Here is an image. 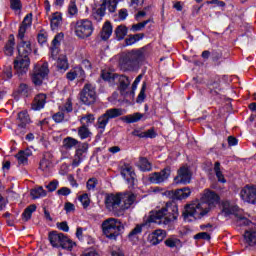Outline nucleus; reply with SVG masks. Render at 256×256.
<instances>
[{
	"mask_svg": "<svg viewBox=\"0 0 256 256\" xmlns=\"http://www.w3.org/2000/svg\"><path fill=\"white\" fill-rule=\"evenodd\" d=\"M31 23H33V15L27 14L18 30V39H20V43L18 44V57L14 60V69L18 77H23L29 71V65H31V60L29 59V55H31L33 49L31 48V42L25 41V33L29 27H31Z\"/></svg>",
	"mask_w": 256,
	"mask_h": 256,
	"instance_id": "nucleus-1",
	"label": "nucleus"
},
{
	"mask_svg": "<svg viewBox=\"0 0 256 256\" xmlns=\"http://www.w3.org/2000/svg\"><path fill=\"white\" fill-rule=\"evenodd\" d=\"M219 203V195L213 191H206L202 196L201 200L196 203L187 204L184 207L182 217L184 221H191L189 217L194 219H203L205 215L211 211Z\"/></svg>",
	"mask_w": 256,
	"mask_h": 256,
	"instance_id": "nucleus-2",
	"label": "nucleus"
},
{
	"mask_svg": "<svg viewBox=\"0 0 256 256\" xmlns=\"http://www.w3.org/2000/svg\"><path fill=\"white\" fill-rule=\"evenodd\" d=\"M178 217L179 207L175 202H168L162 209L152 212L148 221L149 223H157V225H171L177 221Z\"/></svg>",
	"mask_w": 256,
	"mask_h": 256,
	"instance_id": "nucleus-3",
	"label": "nucleus"
},
{
	"mask_svg": "<svg viewBox=\"0 0 256 256\" xmlns=\"http://www.w3.org/2000/svg\"><path fill=\"white\" fill-rule=\"evenodd\" d=\"M123 229V223L119 219L108 218L102 222L103 235L110 239V241H117V237L121 235Z\"/></svg>",
	"mask_w": 256,
	"mask_h": 256,
	"instance_id": "nucleus-4",
	"label": "nucleus"
},
{
	"mask_svg": "<svg viewBox=\"0 0 256 256\" xmlns=\"http://www.w3.org/2000/svg\"><path fill=\"white\" fill-rule=\"evenodd\" d=\"M48 239L52 247H62V249H66L67 251H72L73 247L76 245L75 242H73V240H71L69 237L65 236V234L57 231L50 232Z\"/></svg>",
	"mask_w": 256,
	"mask_h": 256,
	"instance_id": "nucleus-5",
	"label": "nucleus"
},
{
	"mask_svg": "<svg viewBox=\"0 0 256 256\" xmlns=\"http://www.w3.org/2000/svg\"><path fill=\"white\" fill-rule=\"evenodd\" d=\"M123 115V110L121 108H110L105 111L104 114H102L97 119L96 127L100 130V133L105 132V127H107V124L111 119H117V117H121Z\"/></svg>",
	"mask_w": 256,
	"mask_h": 256,
	"instance_id": "nucleus-6",
	"label": "nucleus"
},
{
	"mask_svg": "<svg viewBox=\"0 0 256 256\" xmlns=\"http://www.w3.org/2000/svg\"><path fill=\"white\" fill-rule=\"evenodd\" d=\"M106 209L113 213L115 217H123V209L121 207V196L118 194H106L105 196Z\"/></svg>",
	"mask_w": 256,
	"mask_h": 256,
	"instance_id": "nucleus-7",
	"label": "nucleus"
},
{
	"mask_svg": "<svg viewBox=\"0 0 256 256\" xmlns=\"http://www.w3.org/2000/svg\"><path fill=\"white\" fill-rule=\"evenodd\" d=\"M102 4L100 7L96 10H93L92 17L95 19V21H103V17H105V11H108L110 13H115L117 11V5H119V2L121 0H101Z\"/></svg>",
	"mask_w": 256,
	"mask_h": 256,
	"instance_id": "nucleus-8",
	"label": "nucleus"
},
{
	"mask_svg": "<svg viewBox=\"0 0 256 256\" xmlns=\"http://www.w3.org/2000/svg\"><path fill=\"white\" fill-rule=\"evenodd\" d=\"M49 76V64L44 62L43 64H37L34 66L33 73L31 76L32 83L35 87H41L43 81Z\"/></svg>",
	"mask_w": 256,
	"mask_h": 256,
	"instance_id": "nucleus-9",
	"label": "nucleus"
},
{
	"mask_svg": "<svg viewBox=\"0 0 256 256\" xmlns=\"http://www.w3.org/2000/svg\"><path fill=\"white\" fill-rule=\"evenodd\" d=\"M76 37L79 39H87L93 35V22L91 20H78L74 27Z\"/></svg>",
	"mask_w": 256,
	"mask_h": 256,
	"instance_id": "nucleus-10",
	"label": "nucleus"
},
{
	"mask_svg": "<svg viewBox=\"0 0 256 256\" xmlns=\"http://www.w3.org/2000/svg\"><path fill=\"white\" fill-rule=\"evenodd\" d=\"M80 101L84 105H93L97 101V92L93 84H85L82 91L80 92Z\"/></svg>",
	"mask_w": 256,
	"mask_h": 256,
	"instance_id": "nucleus-11",
	"label": "nucleus"
},
{
	"mask_svg": "<svg viewBox=\"0 0 256 256\" xmlns=\"http://www.w3.org/2000/svg\"><path fill=\"white\" fill-rule=\"evenodd\" d=\"M171 177V166H166L160 172H154L150 174L149 181L150 183H154L159 185L161 183H165Z\"/></svg>",
	"mask_w": 256,
	"mask_h": 256,
	"instance_id": "nucleus-12",
	"label": "nucleus"
},
{
	"mask_svg": "<svg viewBox=\"0 0 256 256\" xmlns=\"http://www.w3.org/2000/svg\"><path fill=\"white\" fill-rule=\"evenodd\" d=\"M143 59V53L141 51H136L127 54L123 60L122 63L126 69H133L136 65H139V61Z\"/></svg>",
	"mask_w": 256,
	"mask_h": 256,
	"instance_id": "nucleus-13",
	"label": "nucleus"
},
{
	"mask_svg": "<svg viewBox=\"0 0 256 256\" xmlns=\"http://www.w3.org/2000/svg\"><path fill=\"white\" fill-rule=\"evenodd\" d=\"M174 183L176 185H187V183H191V171L187 166H182L178 169Z\"/></svg>",
	"mask_w": 256,
	"mask_h": 256,
	"instance_id": "nucleus-14",
	"label": "nucleus"
},
{
	"mask_svg": "<svg viewBox=\"0 0 256 256\" xmlns=\"http://www.w3.org/2000/svg\"><path fill=\"white\" fill-rule=\"evenodd\" d=\"M114 77H116L118 81V91L122 95V97H127L129 95V85H131V79L126 75H119L115 74Z\"/></svg>",
	"mask_w": 256,
	"mask_h": 256,
	"instance_id": "nucleus-15",
	"label": "nucleus"
},
{
	"mask_svg": "<svg viewBox=\"0 0 256 256\" xmlns=\"http://www.w3.org/2000/svg\"><path fill=\"white\" fill-rule=\"evenodd\" d=\"M240 197L243 199V201H246L247 203H251L252 205L256 204V186H245L241 192Z\"/></svg>",
	"mask_w": 256,
	"mask_h": 256,
	"instance_id": "nucleus-16",
	"label": "nucleus"
},
{
	"mask_svg": "<svg viewBox=\"0 0 256 256\" xmlns=\"http://www.w3.org/2000/svg\"><path fill=\"white\" fill-rule=\"evenodd\" d=\"M166 194L171 199H176V200L181 201L183 199H187V197H189L191 195V189L189 187H184V188L177 189V190L167 191Z\"/></svg>",
	"mask_w": 256,
	"mask_h": 256,
	"instance_id": "nucleus-17",
	"label": "nucleus"
},
{
	"mask_svg": "<svg viewBox=\"0 0 256 256\" xmlns=\"http://www.w3.org/2000/svg\"><path fill=\"white\" fill-rule=\"evenodd\" d=\"M136 199L137 196L131 192L120 193V203H123L121 204L123 215L125 214V211H127V209H129V207L135 203Z\"/></svg>",
	"mask_w": 256,
	"mask_h": 256,
	"instance_id": "nucleus-18",
	"label": "nucleus"
},
{
	"mask_svg": "<svg viewBox=\"0 0 256 256\" xmlns=\"http://www.w3.org/2000/svg\"><path fill=\"white\" fill-rule=\"evenodd\" d=\"M122 177L129 183V185H135V170L130 164H124L121 168Z\"/></svg>",
	"mask_w": 256,
	"mask_h": 256,
	"instance_id": "nucleus-19",
	"label": "nucleus"
},
{
	"mask_svg": "<svg viewBox=\"0 0 256 256\" xmlns=\"http://www.w3.org/2000/svg\"><path fill=\"white\" fill-rule=\"evenodd\" d=\"M47 103V95L40 93L34 97V100L31 105L33 111H41L45 104Z\"/></svg>",
	"mask_w": 256,
	"mask_h": 256,
	"instance_id": "nucleus-20",
	"label": "nucleus"
},
{
	"mask_svg": "<svg viewBox=\"0 0 256 256\" xmlns=\"http://www.w3.org/2000/svg\"><path fill=\"white\" fill-rule=\"evenodd\" d=\"M165 237H167V232L165 230H156L149 235L148 241L151 245H159Z\"/></svg>",
	"mask_w": 256,
	"mask_h": 256,
	"instance_id": "nucleus-21",
	"label": "nucleus"
},
{
	"mask_svg": "<svg viewBox=\"0 0 256 256\" xmlns=\"http://www.w3.org/2000/svg\"><path fill=\"white\" fill-rule=\"evenodd\" d=\"M32 155H33V152L31 151V149H25V150L19 151L15 155V157L16 159H18L19 165H27L29 161V157H31Z\"/></svg>",
	"mask_w": 256,
	"mask_h": 256,
	"instance_id": "nucleus-22",
	"label": "nucleus"
},
{
	"mask_svg": "<svg viewBox=\"0 0 256 256\" xmlns=\"http://www.w3.org/2000/svg\"><path fill=\"white\" fill-rule=\"evenodd\" d=\"M237 211H239V207L231 205L229 201L222 202V213H224L225 217H229V215L237 217Z\"/></svg>",
	"mask_w": 256,
	"mask_h": 256,
	"instance_id": "nucleus-23",
	"label": "nucleus"
},
{
	"mask_svg": "<svg viewBox=\"0 0 256 256\" xmlns=\"http://www.w3.org/2000/svg\"><path fill=\"white\" fill-rule=\"evenodd\" d=\"M18 127L19 129H26L29 123H31V118L27 111H22L18 113Z\"/></svg>",
	"mask_w": 256,
	"mask_h": 256,
	"instance_id": "nucleus-24",
	"label": "nucleus"
},
{
	"mask_svg": "<svg viewBox=\"0 0 256 256\" xmlns=\"http://www.w3.org/2000/svg\"><path fill=\"white\" fill-rule=\"evenodd\" d=\"M111 35H113V26L111 25V22L107 21L102 27L100 37L102 41H107Z\"/></svg>",
	"mask_w": 256,
	"mask_h": 256,
	"instance_id": "nucleus-25",
	"label": "nucleus"
},
{
	"mask_svg": "<svg viewBox=\"0 0 256 256\" xmlns=\"http://www.w3.org/2000/svg\"><path fill=\"white\" fill-rule=\"evenodd\" d=\"M63 23V16H61V13L55 12L52 14V17L50 19V26L52 31H55L59 29V26Z\"/></svg>",
	"mask_w": 256,
	"mask_h": 256,
	"instance_id": "nucleus-26",
	"label": "nucleus"
},
{
	"mask_svg": "<svg viewBox=\"0 0 256 256\" xmlns=\"http://www.w3.org/2000/svg\"><path fill=\"white\" fill-rule=\"evenodd\" d=\"M244 240L249 247H256V231L255 230H246L244 233Z\"/></svg>",
	"mask_w": 256,
	"mask_h": 256,
	"instance_id": "nucleus-27",
	"label": "nucleus"
},
{
	"mask_svg": "<svg viewBox=\"0 0 256 256\" xmlns=\"http://www.w3.org/2000/svg\"><path fill=\"white\" fill-rule=\"evenodd\" d=\"M14 49H15V36L13 34H10L8 41L4 47L5 55H8V57H11V55H13Z\"/></svg>",
	"mask_w": 256,
	"mask_h": 256,
	"instance_id": "nucleus-28",
	"label": "nucleus"
},
{
	"mask_svg": "<svg viewBox=\"0 0 256 256\" xmlns=\"http://www.w3.org/2000/svg\"><path fill=\"white\" fill-rule=\"evenodd\" d=\"M17 93L22 97H30V95L33 93V88L25 83H22L19 85Z\"/></svg>",
	"mask_w": 256,
	"mask_h": 256,
	"instance_id": "nucleus-29",
	"label": "nucleus"
},
{
	"mask_svg": "<svg viewBox=\"0 0 256 256\" xmlns=\"http://www.w3.org/2000/svg\"><path fill=\"white\" fill-rule=\"evenodd\" d=\"M92 135L93 133L91 132V130H89V127L86 126L85 124L78 127V136L80 137V139L82 140L89 139Z\"/></svg>",
	"mask_w": 256,
	"mask_h": 256,
	"instance_id": "nucleus-30",
	"label": "nucleus"
},
{
	"mask_svg": "<svg viewBox=\"0 0 256 256\" xmlns=\"http://www.w3.org/2000/svg\"><path fill=\"white\" fill-rule=\"evenodd\" d=\"M57 69L60 71V73H65V71L69 69V63L67 62V58L65 56L58 58Z\"/></svg>",
	"mask_w": 256,
	"mask_h": 256,
	"instance_id": "nucleus-31",
	"label": "nucleus"
},
{
	"mask_svg": "<svg viewBox=\"0 0 256 256\" xmlns=\"http://www.w3.org/2000/svg\"><path fill=\"white\" fill-rule=\"evenodd\" d=\"M214 173H215L219 183H227V180L225 179V176L223 175V172L221 171V163L220 162H215Z\"/></svg>",
	"mask_w": 256,
	"mask_h": 256,
	"instance_id": "nucleus-32",
	"label": "nucleus"
},
{
	"mask_svg": "<svg viewBox=\"0 0 256 256\" xmlns=\"http://www.w3.org/2000/svg\"><path fill=\"white\" fill-rule=\"evenodd\" d=\"M77 145H79V141L73 137H66L63 140L64 149L70 150L73 149V147H77Z\"/></svg>",
	"mask_w": 256,
	"mask_h": 256,
	"instance_id": "nucleus-33",
	"label": "nucleus"
},
{
	"mask_svg": "<svg viewBox=\"0 0 256 256\" xmlns=\"http://www.w3.org/2000/svg\"><path fill=\"white\" fill-rule=\"evenodd\" d=\"M35 211H37V206L35 204L28 206L22 213L23 221H29V219H31V216L33 215V213H35Z\"/></svg>",
	"mask_w": 256,
	"mask_h": 256,
	"instance_id": "nucleus-34",
	"label": "nucleus"
},
{
	"mask_svg": "<svg viewBox=\"0 0 256 256\" xmlns=\"http://www.w3.org/2000/svg\"><path fill=\"white\" fill-rule=\"evenodd\" d=\"M30 195L33 199H39L41 197H47V191L40 186L32 189Z\"/></svg>",
	"mask_w": 256,
	"mask_h": 256,
	"instance_id": "nucleus-35",
	"label": "nucleus"
},
{
	"mask_svg": "<svg viewBox=\"0 0 256 256\" xmlns=\"http://www.w3.org/2000/svg\"><path fill=\"white\" fill-rule=\"evenodd\" d=\"M115 35L118 41H123L127 36V27L124 25H120L115 29Z\"/></svg>",
	"mask_w": 256,
	"mask_h": 256,
	"instance_id": "nucleus-36",
	"label": "nucleus"
},
{
	"mask_svg": "<svg viewBox=\"0 0 256 256\" xmlns=\"http://www.w3.org/2000/svg\"><path fill=\"white\" fill-rule=\"evenodd\" d=\"M164 245H166V247H169L170 249H175V247H180L181 240L179 238L170 237L164 241Z\"/></svg>",
	"mask_w": 256,
	"mask_h": 256,
	"instance_id": "nucleus-37",
	"label": "nucleus"
},
{
	"mask_svg": "<svg viewBox=\"0 0 256 256\" xmlns=\"http://www.w3.org/2000/svg\"><path fill=\"white\" fill-rule=\"evenodd\" d=\"M80 123H81V125H85L86 127H89V125L95 123V115L86 114V115L81 116Z\"/></svg>",
	"mask_w": 256,
	"mask_h": 256,
	"instance_id": "nucleus-38",
	"label": "nucleus"
},
{
	"mask_svg": "<svg viewBox=\"0 0 256 256\" xmlns=\"http://www.w3.org/2000/svg\"><path fill=\"white\" fill-rule=\"evenodd\" d=\"M141 119H143V114L139 112L127 115L123 118V120L126 121V123H137V121H141Z\"/></svg>",
	"mask_w": 256,
	"mask_h": 256,
	"instance_id": "nucleus-39",
	"label": "nucleus"
},
{
	"mask_svg": "<svg viewBox=\"0 0 256 256\" xmlns=\"http://www.w3.org/2000/svg\"><path fill=\"white\" fill-rule=\"evenodd\" d=\"M143 227H145V224L142 225H136L134 229L131 230V232L128 234V239H137L139 235L143 232Z\"/></svg>",
	"mask_w": 256,
	"mask_h": 256,
	"instance_id": "nucleus-40",
	"label": "nucleus"
},
{
	"mask_svg": "<svg viewBox=\"0 0 256 256\" xmlns=\"http://www.w3.org/2000/svg\"><path fill=\"white\" fill-rule=\"evenodd\" d=\"M145 37V34H135V35H129L128 38H126V45H133L137 43V41H141Z\"/></svg>",
	"mask_w": 256,
	"mask_h": 256,
	"instance_id": "nucleus-41",
	"label": "nucleus"
},
{
	"mask_svg": "<svg viewBox=\"0 0 256 256\" xmlns=\"http://www.w3.org/2000/svg\"><path fill=\"white\" fill-rule=\"evenodd\" d=\"M81 157H83V149H77L72 162L73 167H79L81 165V161L83 160Z\"/></svg>",
	"mask_w": 256,
	"mask_h": 256,
	"instance_id": "nucleus-42",
	"label": "nucleus"
},
{
	"mask_svg": "<svg viewBox=\"0 0 256 256\" xmlns=\"http://www.w3.org/2000/svg\"><path fill=\"white\" fill-rule=\"evenodd\" d=\"M139 167H140L141 171H151V169H152V166H151L149 160H147V158H145V157L140 158Z\"/></svg>",
	"mask_w": 256,
	"mask_h": 256,
	"instance_id": "nucleus-43",
	"label": "nucleus"
},
{
	"mask_svg": "<svg viewBox=\"0 0 256 256\" xmlns=\"http://www.w3.org/2000/svg\"><path fill=\"white\" fill-rule=\"evenodd\" d=\"M149 23H151V19H148L146 21H143V22H140V23H137V24H133L132 28H131V31H141V29H145V27Z\"/></svg>",
	"mask_w": 256,
	"mask_h": 256,
	"instance_id": "nucleus-44",
	"label": "nucleus"
},
{
	"mask_svg": "<svg viewBox=\"0 0 256 256\" xmlns=\"http://www.w3.org/2000/svg\"><path fill=\"white\" fill-rule=\"evenodd\" d=\"M74 74L76 76V79H79V81H85V70L81 67H75L74 68Z\"/></svg>",
	"mask_w": 256,
	"mask_h": 256,
	"instance_id": "nucleus-45",
	"label": "nucleus"
},
{
	"mask_svg": "<svg viewBox=\"0 0 256 256\" xmlns=\"http://www.w3.org/2000/svg\"><path fill=\"white\" fill-rule=\"evenodd\" d=\"M79 201L83 205L84 209H87V207L91 205V200L89 199V195L86 193L79 196Z\"/></svg>",
	"mask_w": 256,
	"mask_h": 256,
	"instance_id": "nucleus-46",
	"label": "nucleus"
},
{
	"mask_svg": "<svg viewBox=\"0 0 256 256\" xmlns=\"http://www.w3.org/2000/svg\"><path fill=\"white\" fill-rule=\"evenodd\" d=\"M13 77V68L11 66H7L4 68L3 73H2V78L4 81H7Z\"/></svg>",
	"mask_w": 256,
	"mask_h": 256,
	"instance_id": "nucleus-47",
	"label": "nucleus"
},
{
	"mask_svg": "<svg viewBox=\"0 0 256 256\" xmlns=\"http://www.w3.org/2000/svg\"><path fill=\"white\" fill-rule=\"evenodd\" d=\"M97 185H99V180H97V178H90L86 183L88 191H95Z\"/></svg>",
	"mask_w": 256,
	"mask_h": 256,
	"instance_id": "nucleus-48",
	"label": "nucleus"
},
{
	"mask_svg": "<svg viewBox=\"0 0 256 256\" xmlns=\"http://www.w3.org/2000/svg\"><path fill=\"white\" fill-rule=\"evenodd\" d=\"M10 8L13 11H21L23 4L21 3V0H10Z\"/></svg>",
	"mask_w": 256,
	"mask_h": 256,
	"instance_id": "nucleus-49",
	"label": "nucleus"
},
{
	"mask_svg": "<svg viewBox=\"0 0 256 256\" xmlns=\"http://www.w3.org/2000/svg\"><path fill=\"white\" fill-rule=\"evenodd\" d=\"M116 74H112L108 71H102L101 73V77L104 81H115V79H117V77H115Z\"/></svg>",
	"mask_w": 256,
	"mask_h": 256,
	"instance_id": "nucleus-50",
	"label": "nucleus"
},
{
	"mask_svg": "<svg viewBox=\"0 0 256 256\" xmlns=\"http://www.w3.org/2000/svg\"><path fill=\"white\" fill-rule=\"evenodd\" d=\"M146 89H147V83H143V85H142V88H141V90H140V93H139V95H138V97H137V103H143V101H145V91H146Z\"/></svg>",
	"mask_w": 256,
	"mask_h": 256,
	"instance_id": "nucleus-51",
	"label": "nucleus"
},
{
	"mask_svg": "<svg viewBox=\"0 0 256 256\" xmlns=\"http://www.w3.org/2000/svg\"><path fill=\"white\" fill-rule=\"evenodd\" d=\"M223 57V53H221L220 51L214 50L212 52V60L214 61V63H216V65H221V62H219Z\"/></svg>",
	"mask_w": 256,
	"mask_h": 256,
	"instance_id": "nucleus-52",
	"label": "nucleus"
},
{
	"mask_svg": "<svg viewBox=\"0 0 256 256\" xmlns=\"http://www.w3.org/2000/svg\"><path fill=\"white\" fill-rule=\"evenodd\" d=\"M49 167H51V162L47 158H43L40 161L39 169H41V171H47Z\"/></svg>",
	"mask_w": 256,
	"mask_h": 256,
	"instance_id": "nucleus-53",
	"label": "nucleus"
},
{
	"mask_svg": "<svg viewBox=\"0 0 256 256\" xmlns=\"http://www.w3.org/2000/svg\"><path fill=\"white\" fill-rule=\"evenodd\" d=\"M57 187H59V180H53L49 182L48 185H46V189H48L50 193H53V191H57Z\"/></svg>",
	"mask_w": 256,
	"mask_h": 256,
	"instance_id": "nucleus-54",
	"label": "nucleus"
},
{
	"mask_svg": "<svg viewBox=\"0 0 256 256\" xmlns=\"http://www.w3.org/2000/svg\"><path fill=\"white\" fill-rule=\"evenodd\" d=\"M78 9H77V4H75V2L71 1L69 6H68V13L71 17H73V15H77Z\"/></svg>",
	"mask_w": 256,
	"mask_h": 256,
	"instance_id": "nucleus-55",
	"label": "nucleus"
},
{
	"mask_svg": "<svg viewBox=\"0 0 256 256\" xmlns=\"http://www.w3.org/2000/svg\"><path fill=\"white\" fill-rule=\"evenodd\" d=\"M53 121H55V123H62V121L65 119V114L63 113V111L61 110V112H57L52 116Z\"/></svg>",
	"mask_w": 256,
	"mask_h": 256,
	"instance_id": "nucleus-56",
	"label": "nucleus"
},
{
	"mask_svg": "<svg viewBox=\"0 0 256 256\" xmlns=\"http://www.w3.org/2000/svg\"><path fill=\"white\" fill-rule=\"evenodd\" d=\"M145 139H155L157 137V132H155V128H150L144 132Z\"/></svg>",
	"mask_w": 256,
	"mask_h": 256,
	"instance_id": "nucleus-57",
	"label": "nucleus"
},
{
	"mask_svg": "<svg viewBox=\"0 0 256 256\" xmlns=\"http://www.w3.org/2000/svg\"><path fill=\"white\" fill-rule=\"evenodd\" d=\"M251 220L245 218V217H241L239 216L238 219H237V225H240V226H244V227H247L251 224Z\"/></svg>",
	"mask_w": 256,
	"mask_h": 256,
	"instance_id": "nucleus-58",
	"label": "nucleus"
},
{
	"mask_svg": "<svg viewBox=\"0 0 256 256\" xmlns=\"http://www.w3.org/2000/svg\"><path fill=\"white\" fill-rule=\"evenodd\" d=\"M194 239H204L205 241L211 240V235L207 232H200L194 236Z\"/></svg>",
	"mask_w": 256,
	"mask_h": 256,
	"instance_id": "nucleus-59",
	"label": "nucleus"
},
{
	"mask_svg": "<svg viewBox=\"0 0 256 256\" xmlns=\"http://www.w3.org/2000/svg\"><path fill=\"white\" fill-rule=\"evenodd\" d=\"M61 111H66L67 113H71L73 111V103L71 102V99H68L64 106L61 108Z\"/></svg>",
	"mask_w": 256,
	"mask_h": 256,
	"instance_id": "nucleus-60",
	"label": "nucleus"
},
{
	"mask_svg": "<svg viewBox=\"0 0 256 256\" xmlns=\"http://www.w3.org/2000/svg\"><path fill=\"white\" fill-rule=\"evenodd\" d=\"M57 195H62V197H67V195H71V189L68 187H62L57 190Z\"/></svg>",
	"mask_w": 256,
	"mask_h": 256,
	"instance_id": "nucleus-61",
	"label": "nucleus"
},
{
	"mask_svg": "<svg viewBox=\"0 0 256 256\" xmlns=\"http://www.w3.org/2000/svg\"><path fill=\"white\" fill-rule=\"evenodd\" d=\"M57 227H58V229H60V231H64V233H68V231H69V225L67 224L66 221L58 222Z\"/></svg>",
	"mask_w": 256,
	"mask_h": 256,
	"instance_id": "nucleus-62",
	"label": "nucleus"
},
{
	"mask_svg": "<svg viewBox=\"0 0 256 256\" xmlns=\"http://www.w3.org/2000/svg\"><path fill=\"white\" fill-rule=\"evenodd\" d=\"M63 37H64L63 33H59L54 37L52 41V44L54 45V47H57V45L61 43V41L63 40Z\"/></svg>",
	"mask_w": 256,
	"mask_h": 256,
	"instance_id": "nucleus-63",
	"label": "nucleus"
},
{
	"mask_svg": "<svg viewBox=\"0 0 256 256\" xmlns=\"http://www.w3.org/2000/svg\"><path fill=\"white\" fill-rule=\"evenodd\" d=\"M66 79H68V81H75V79H77L74 68L66 74Z\"/></svg>",
	"mask_w": 256,
	"mask_h": 256,
	"instance_id": "nucleus-64",
	"label": "nucleus"
}]
</instances>
